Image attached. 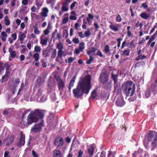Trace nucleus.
<instances>
[{
    "label": "nucleus",
    "instance_id": "1",
    "mask_svg": "<svg viewBox=\"0 0 157 157\" xmlns=\"http://www.w3.org/2000/svg\"><path fill=\"white\" fill-rule=\"evenodd\" d=\"M91 79V77L90 75L80 78L76 88L73 90V93L75 98H80L83 96L84 94L87 95L89 93L92 87Z\"/></svg>",
    "mask_w": 157,
    "mask_h": 157
},
{
    "label": "nucleus",
    "instance_id": "2",
    "mask_svg": "<svg viewBox=\"0 0 157 157\" xmlns=\"http://www.w3.org/2000/svg\"><path fill=\"white\" fill-rule=\"evenodd\" d=\"M124 94L127 96H131L134 93L136 86L134 82L131 81H128L124 82L122 85Z\"/></svg>",
    "mask_w": 157,
    "mask_h": 157
},
{
    "label": "nucleus",
    "instance_id": "3",
    "mask_svg": "<svg viewBox=\"0 0 157 157\" xmlns=\"http://www.w3.org/2000/svg\"><path fill=\"white\" fill-rule=\"evenodd\" d=\"M56 48L59 50L58 52L57 56L56 59V61L60 64H62L63 62V56H65V55H64L65 52L63 51L64 47L62 43L60 42L57 44Z\"/></svg>",
    "mask_w": 157,
    "mask_h": 157
},
{
    "label": "nucleus",
    "instance_id": "4",
    "mask_svg": "<svg viewBox=\"0 0 157 157\" xmlns=\"http://www.w3.org/2000/svg\"><path fill=\"white\" fill-rule=\"evenodd\" d=\"M148 140L149 142L152 141V146L154 147H157V132L152 131L149 133L147 136Z\"/></svg>",
    "mask_w": 157,
    "mask_h": 157
},
{
    "label": "nucleus",
    "instance_id": "5",
    "mask_svg": "<svg viewBox=\"0 0 157 157\" xmlns=\"http://www.w3.org/2000/svg\"><path fill=\"white\" fill-rule=\"evenodd\" d=\"M99 80L100 82L103 84L106 83L109 81V76L106 71H102L99 76Z\"/></svg>",
    "mask_w": 157,
    "mask_h": 157
},
{
    "label": "nucleus",
    "instance_id": "6",
    "mask_svg": "<svg viewBox=\"0 0 157 157\" xmlns=\"http://www.w3.org/2000/svg\"><path fill=\"white\" fill-rule=\"evenodd\" d=\"M31 113L35 118L37 119L38 121L39 119H42L44 117V114L42 111L39 109H36L33 111H31Z\"/></svg>",
    "mask_w": 157,
    "mask_h": 157
},
{
    "label": "nucleus",
    "instance_id": "7",
    "mask_svg": "<svg viewBox=\"0 0 157 157\" xmlns=\"http://www.w3.org/2000/svg\"><path fill=\"white\" fill-rule=\"evenodd\" d=\"M54 78L57 81L59 90H63L65 86L64 82L59 76H57L56 75H55Z\"/></svg>",
    "mask_w": 157,
    "mask_h": 157
},
{
    "label": "nucleus",
    "instance_id": "8",
    "mask_svg": "<svg viewBox=\"0 0 157 157\" xmlns=\"http://www.w3.org/2000/svg\"><path fill=\"white\" fill-rule=\"evenodd\" d=\"M44 126V122L42 121L37 124H35L31 128V131L33 132H39L42 129V127Z\"/></svg>",
    "mask_w": 157,
    "mask_h": 157
},
{
    "label": "nucleus",
    "instance_id": "9",
    "mask_svg": "<svg viewBox=\"0 0 157 157\" xmlns=\"http://www.w3.org/2000/svg\"><path fill=\"white\" fill-rule=\"evenodd\" d=\"M27 124L28 125L31 124L33 123H36L38 121L37 119L36 118H35L31 112L27 117Z\"/></svg>",
    "mask_w": 157,
    "mask_h": 157
},
{
    "label": "nucleus",
    "instance_id": "10",
    "mask_svg": "<svg viewBox=\"0 0 157 157\" xmlns=\"http://www.w3.org/2000/svg\"><path fill=\"white\" fill-rule=\"evenodd\" d=\"M64 142L63 138L61 137L56 138L54 141V144L56 146L57 148L62 146L64 144Z\"/></svg>",
    "mask_w": 157,
    "mask_h": 157
},
{
    "label": "nucleus",
    "instance_id": "11",
    "mask_svg": "<svg viewBox=\"0 0 157 157\" xmlns=\"http://www.w3.org/2000/svg\"><path fill=\"white\" fill-rule=\"evenodd\" d=\"M115 103L117 107H121L125 105V102L123 97L120 96L118 98Z\"/></svg>",
    "mask_w": 157,
    "mask_h": 157
},
{
    "label": "nucleus",
    "instance_id": "12",
    "mask_svg": "<svg viewBox=\"0 0 157 157\" xmlns=\"http://www.w3.org/2000/svg\"><path fill=\"white\" fill-rule=\"evenodd\" d=\"M94 144H90L87 149V155L88 156L92 157L94 151Z\"/></svg>",
    "mask_w": 157,
    "mask_h": 157
},
{
    "label": "nucleus",
    "instance_id": "13",
    "mask_svg": "<svg viewBox=\"0 0 157 157\" xmlns=\"http://www.w3.org/2000/svg\"><path fill=\"white\" fill-rule=\"evenodd\" d=\"M14 140V137L13 135H11L10 138H7L6 140H4L3 141L6 143V146H8L11 144L13 142Z\"/></svg>",
    "mask_w": 157,
    "mask_h": 157
},
{
    "label": "nucleus",
    "instance_id": "14",
    "mask_svg": "<svg viewBox=\"0 0 157 157\" xmlns=\"http://www.w3.org/2000/svg\"><path fill=\"white\" fill-rule=\"evenodd\" d=\"M114 91L116 94H120L121 92V89L120 85L117 83L114 84Z\"/></svg>",
    "mask_w": 157,
    "mask_h": 157
},
{
    "label": "nucleus",
    "instance_id": "15",
    "mask_svg": "<svg viewBox=\"0 0 157 157\" xmlns=\"http://www.w3.org/2000/svg\"><path fill=\"white\" fill-rule=\"evenodd\" d=\"M44 81V80L43 82H42V81L41 78L40 76H38L36 81L34 87L36 88H38L40 87L43 82Z\"/></svg>",
    "mask_w": 157,
    "mask_h": 157
},
{
    "label": "nucleus",
    "instance_id": "16",
    "mask_svg": "<svg viewBox=\"0 0 157 157\" xmlns=\"http://www.w3.org/2000/svg\"><path fill=\"white\" fill-rule=\"evenodd\" d=\"M25 135L23 134L22 132H21L18 144L20 146H22L25 144Z\"/></svg>",
    "mask_w": 157,
    "mask_h": 157
},
{
    "label": "nucleus",
    "instance_id": "17",
    "mask_svg": "<svg viewBox=\"0 0 157 157\" xmlns=\"http://www.w3.org/2000/svg\"><path fill=\"white\" fill-rule=\"evenodd\" d=\"M140 16L142 18L145 20H148L151 17L150 15L147 13L145 12H144L141 13Z\"/></svg>",
    "mask_w": 157,
    "mask_h": 157
},
{
    "label": "nucleus",
    "instance_id": "18",
    "mask_svg": "<svg viewBox=\"0 0 157 157\" xmlns=\"http://www.w3.org/2000/svg\"><path fill=\"white\" fill-rule=\"evenodd\" d=\"M44 36V35H43L40 37V43L43 45L46 46L47 44V42L49 39L48 37H46L44 39H42V38Z\"/></svg>",
    "mask_w": 157,
    "mask_h": 157
},
{
    "label": "nucleus",
    "instance_id": "19",
    "mask_svg": "<svg viewBox=\"0 0 157 157\" xmlns=\"http://www.w3.org/2000/svg\"><path fill=\"white\" fill-rule=\"evenodd\" d=\"M130 50L127 48L125 49L124 51H121V56H129Z\"/></svg>",
    "mask_w": 157,
    "mask_h": 157
},
{
    "label": "nucleus",
    "instance_id": "20",
    "mask_svg": "<svg viewBox=\"0 0 157 157\" xmlns=\"http://www.w3.org/2000/svg\"><path fill=\"white\" fill-rule=\"evenodd\" d=\"M50 53V51L47 49H43L42 52V55L44 57L47 58L49 57Z\"/></svg>",
    "mask_w": 157,
    "mask_h": 157
},
{
    "label": "nucleus",
    "instance_id": "21",
    "mask_svg": "<svg viewBox=\"0 0 157 157\" xmlns=\"http://www.w3.org/2000/svg\"><path fill=\"white\" fill-rule=\"evenodd\" d=\"M110 23L111 24L110 25H109V27L110 29L112 30H113L115 32H117L119 31V29L117 26H119V25L117 24H116V25H113L112 23V22H110Z\"/></svg>",
    "mask_w": 157,
    "mask_h": 157
},
{
    "label": "nucleus",
    "instance_id": "22",
    "mask_svg": "<svg viewBox=\"0 0 157 157\" xmlns=\"http://www.w3.org/2000/svg\"><path fill=\"white\" fill-rule=\"evenodd\" d=\"M76 78L75 76H74L72 79L70 81L69 86L68 87V89L70 91V92H71V89L74 86V83L75 82V80Z\"/></svg>",
    "mask_w": 157,
    "mask_h": 157
},
{
    "label": "nucleus",
    "instance_id": "23",
    "mask_svg": "<svg viewBox=\"0 0 157 157\" xmlns=\"http://www.w3.org/2000/svg\"><path fill=\"white\" fill-rule=\"evenodd\" d=\"M97 50V48L96 47L90 48L89 50L86 51L87 55H90L91 53L95 52Z\"/></svg>",
    "mask_w": 157,
    "mask_h": 157
},
{
    "label": "nucleus",
    "instance_id": "24",
    "mask_svg": "<svg viewBox=\"0 0 157 157\" xmlns=\"http://www.w3.org/2000/svg\"><path fill=\"white\" fill-rule=\"evenodd\" d=\"M157 36V30L155 32L154 34L151 37L148 42H147V44L150 45L151 44V42L153 41L156 38V36Z\"/></svg>",
    "mask_w": 157,
    "mask_h": 157
},
{
    "label": "nucleus",
    "instance_id": "25",
    "mask_svg": "<svg viewBox=\"0 0 157 157\" xmlns=\"http://www.w3.org/2000/svg\"><path fill=\"white\" fill-rule=\"evenodd\" d=\"M94 16L91 13H89L88 14V17H86V20L88 23L90 25L92 23V21L90 19H94Z\"/></svg>",
    "mask_w": 157,
    "mask_h": 157
},
{
    "label": "nucleus",
    "instance_id": "26",
    "mask_svg": "<svg viewBox=\"0 0 157 157\" xmlns=\"http://www.w3.org/2000/svg\"><path fill=\"white\" fill-rule=\"evenodd\" d=\"M53 157H61V152L58 150L54 151L53 154Z\"/></svg>",
    "mask_w": 157,
    "mask_h": 157
},
{
    "label": "nucleus",
    "instance_id": "27",
    "mask_svg": "<svg viewBox=\"0 0 157 157\" xmlns=\"http://www.w3.org/2000/svg\"><path fill=\"white\" fill-rule=\"evenodd\" d=\"M9 65L7 63H0V69H9Z\"/></svg>",
    "mask_w": 157,
    "mask_h": 157
},
{
    "label": "nucleus",
    "instance_id": "28",
    "mask_svg": "<svg viewBox=\"0 0 157 157\" xmlns=\"http://www.w3.org/2000/svg\"><path fill=\"white\" fill-rule=\"evenodd\" d=\"M127 46L130 48H135L136 46L134 44V41L133 40L131 41L129 43H128L127 44Z\"/></svg>",
    "mask_w": 157,
    "mask_h": 157
},
{
    "label": "nucleus",
    "instance_id": "29",
    "mask_svg": "<svg viewBox=\"0 0 157 157\" xmlns=\"http://www.w3.org/2000/svg\"><path fill=\"white\" fill-rule=\"evenodd\" d=\"M111 77L113 80L114 81V84L117 83V81L118 79V75H114L113 74V72H112L111 74Z\"/></svg>",
    "mask_w": 157,
    "mask_h": 157
},
{
    "label": "nucleus",
    "instance_id": "30",
    "mask_svg": "<svg viewBox=\"0 0 157 157\" xmlns=\"http://www.w3.org/2000/svg\"><path fill=\"white\" fill-rule=\"evenodd\" d=\"M25 36V34L22 32H20L19 33L18 37L20 41H23Z\"/></svg>",
    "mask_w": 157,
    "mask_h": 157
},
{
    "label": "nucleus",
    "instance_id": "31",
    "mask_svg": "<svg viewBox=\"0 0 157 157\" xmlns=\"http://www.w3.org/2000/svg\"><path fill=\"white\" fill-rule=\"evenodd\" d=\"M55 85V83H53L52 82V81L50 79H48L47 82V86L49 88L51 89L52 87Z\"/></svg>",
    "mask_w": 157,
    "mask_h": 157
},
{
    "label": "nucleus",
    "instance_id": "32",
    "mask_svg": "<svg viewBox=\"0 0 157 157\" xmlns=\"http://www.w3.org/2000/svg\"><path fill=\"white\" fill-rule=\"evenodd\" d=\"M20 82V81L19 78H17L15 79V81L13 83V88H14L15 89L17 87V85Z\"/></svg>",
    "mask_w": 157,
    "mask_h": 157
},
{
    "label": "nucleus",
    "instance_id": "33",
    "mask_svg": "<svg viewBox=\"0 0 157 157\" xmlns=\"http://www.w3.org/2000/svg\"><path fill=\"white\" fill-rule=\"evenodd\" d=\"M33 57L36 61H38L40 59L39 54L38 53H36L33 54Z\"/></svg>",
    "mask_w": 157,
    "mask_h": 157
},
{
    "label": "nucleus",
    "instance_id": "34",
    "mask_svg": "<svg viewBox=\"0 0 157 157\" xmlns=\"http://www.w3.org/2000/svg\"><path fill=\"white\" fill-rule=\"evenodd\" d=\"M146 58V56L144 55H139L136 58L135 60L136 61H139L140 59H145Z\"/></svg>",
    "mask_w": 157,
    "mask_h": 157
},
{
    "label": "nucleus",
    "instance_id": "35",
    "mask_svg": "<svg viewBox=\"0 0 157 157\" xmlns=\"http://www.w3.org/2000/svg\"><path fill=\"white\" fill-rule=\"evenodd\" d=\"M85 43L84 42H81L79 44L78 48L81 52H82L85 48Z\"/></svg>",
    "mask_w": 157,
    "mask_h": 157
},
{
    "label": "nucleus",
    "instance_id": "36",
    "mask_svg": "<svg viewBox=\"0 0 157 157\" xmlns=\"http://www.w3.org/2000/svg\"><path fill=\"white\" fill-rule=\"evenodd\" d=\"M97 96V90H94L91 93V97L93 99H94Z\"/></svg>",
    "mask_w": 157,
    "mask_h": 157
},
{
    "label": "nucleus",
    "instance_id": "37",
    "mask_svg": "<svg viewBox=\"0 0 157 157\" xmlns=\"http://www.w3.org/2000/svg\"><path fill=\"white\" fill-rule=\"evenodd\" d=\"M8 77L7 75H5L2 77L1 79V82L2 83H4L8 79Z\"/></svg>",
    "mask_w": 157,
    "mask_h": 157
},
{
    "label": "nucleus",
    "instance_id": "38",
    "mask_svg": "<svg viewBox=\"0 0 157 157\" xmlns=\"http://www.w3.org/2000/svg\"><path fill=\"white\" fill-rule=\"evenodd\" d=\"M5 22V25H9L10 24V20L9 19L8 16H6L4 17V18Z\"/></svg>",
    "mask_w": 157,
    "mask_h": 157
},
{
    "label": "nucleus",
    "instance_id": "39",
    "mask_svg": "<svg viewBox=\"0 0 157 157\" xmlns=\"http://www.w3.org/2000/svg\"><path fill=\"white\" fill-rule=\"evenodd\" d=\"M41 50V48L40 46L36 45L34 47V51L36 53L39 52H40Z\"/></svg>",
    "mask_w": 157,
    "mask_h": 157
},
{
    "label": "nucleus",
    "instance_id": "40",
    "mask_svg": "<svg viewBox=\"0 0 157 157\" xmlns=\"http://www.w3.org/2000/svg\"><path fill=\"white\" fill-rule=\"evenodd\" d=\"M145 64V63L143 61L139 62L137 63L135 65V67L137 68L140 67L141 65H143Z\"/></svg>",
    "mask_w": 157,
    "mask_h": 157
},
{
    "label": "nucleus",
    "instance_id": "41",
    "mask_svg": "<svg viewBox=\"0 0 157 157\" xmlns=\"http://www.w3.org/2000/svg\"><path fill=\"white\" fill-rule=\"evenodd\" d=\"M33 28H34V33L35 34L39 35L40 33V32L39 31L38 28L37 27L33 26Z\"/></svg>",
    "mask_w": 157,
    "mask_h": 157
},
{
    "label": "nucleus",
    "instance_id": "42",
    "mask_svg": "<svg viewBox=\"0 0 157 157\" xmlns=\"http://www.w3.org/2000/svg\"><path fill=\"white\" fill-rule=\"evenodd\" d=\"M111 86V84L110 82H109L106 83L104 87V88L106 90H107L110 89Z\"/></svg>",
    "mask_w": 157,
    "mask_h": 157
},
{
    "label": "nucleus",
    "instance_id": "43",
    "mask_svg": "<svg viewBox=\"0 0 157 157\" xmlns=\"http://www.w3.org/2000/svg\"><path fill=\"white\" fill-rule=\"evenodd\" d=\"M68 32L67 30L66 29H64L63 31V37H65L66 38H67L68 36Z\"/></svg>",
    "mask_w": 157,
    "mask_h": 157
},
{
    "label": "nucleus",
    "instance_id": "44",
    "mask_svg": "<svg viewBox=\"0 0 157 157\" xmlns=\"http://www.w3.org/2000/svg\"><path fill=\"white\" fill-rule=\"evenodd\" d=\"M83 154V151L81 150V149H80L78 151V154L77 155V157H83L82 156Z\"/></svg>",
    "mask_w": 157,
    "mask_h": 157
},
{
    "label": "nucleus",
    "instance_id": "45",
    "mask_svg": "<svg viewBox=\"0 0 157 157\" xmlns=\"http://www.w3.org/2000/svg\"><path fill=\"white\" fill-rule=\"evenodd\" d=\"M85 36L86 37L89 36L91 35V33L90 31V29H88L87 31H86L84 33Z\"/></svg>",
    "mask_w": 157,
    "mask_h": 157
},
{
    "label": "nucleus",
    "instance_id": "46",
    "mask_svg": "<svg viewBox=\"0 0 157 157\" xmlns=\"http://www.w3.org/2000/svg\"><path fill=\"white\" fill-rule=\"evenodd\" d=\"M104 52L106 53H108L109 52V47L108 45H106L105 46L104 48Z\"/></svg>",
    "mask_w": 157,
    "mask_h": 157
},
{
    "label": "nucleus",
    "instance_id": "47",
    "mask_svg": "<svg viewBox=\"0 0 157 157\" xmlns=\"http://www.w3.org/2000/svg\"><path fill=\"white\" fill-rule=\"evenodd\" d=\"M56 49H54L53 51L52 52V53L51 55V58L54 59L56 56Z\"/></svg>",
    "mask_w": 157,
    "mask_h": 157
},
{
    "label": "nucleus",
    "instance_id": "48",
    "mask_svg": "<svg viewBox=\"0 0 157 157\" xmlns=\"http://www.w3.org/2000/svg\"><path fill=\"white\" fill-rule=\"evenodd\" d=\"M49 25L48 24L47 28L44 31V33L45 35H48L49 33Z\"/></svg>",
    "mask_w": 157,
    "mask_h": 157
},
{
    "label": "nucleus",
    "instance_id": "49",
    "mask_svg": "<svg viewBox=\"0 0 157 157\" xmlns=\"http://www.w3.org/2000/svg\"><path fill=\"white\" fill-rule=\"evenodd\" d=\"M116 20L117 22H120L121 21L122 18L119 14H118L117 16Z\"/></svg>",
    "mask_w": 157,
    "mask_h": 157
},
{
    "label": "nucleus",
    "instance_id": "50",
    "mask_svg": "<svg viewBox=\"0 0 157 157\" xmlns=\"http://www.w3.org/2000/svg\"><path fill=\"white\" fill-rule=\"evenodd\" d=\"M69 20V18L68 17H64L62 20V23L63 24H65L67 23Z\"/></svg>",
    "mask_w": 157,
    "mask_h": 157
},
{
    "label": "nucleus",
    "instance_id": "51",
    "mask_svg": "<svg viewBox=\"0 0 157 157\" xmlns=\"http://www.w3.org/2000/svg\"><path fill=\"white\" fill-rule=\"evenodd\" d=\"M11 57L12 58H13L15 57L16 56V52L13 51L12 52H10V53Z\"/></svg>",
    "mask_w": 157,
    "mask_h": 157
},
{
    "label": "nucleus",
    "instance_id": "52",
    "mask_svg": "<svg viewBox=\"0 0 157 157\" xmlns=\"http://www.w3.org/2000/svg\"><path fill=\"white\" fill-rule=\"evenodd\" d=\"M77 3L76 2L74 1L71 4L70 6V9L71 10L73 9L75 7Z\"/></svg>",
    "mask_w": 157,
    "mask_h": 157
},
{
    "label": "nucleus",
    "instance_id": "53",
    "mask_svg": "<svg viewBox=\"0 0 157 157\" xmlns=\"http://www.w3.org/2000/svg\"><path fill=\"white\" fill-rule=\"evenodd\" d=\"M72 41L75 43L78 44L79 43V41L78 38H75L73 39Z\"/></svg>",
    "mask_w": 157,
    "mask_h": 157
},
{
    "label": "nucleus",
    "instance_id": "54",
    "mask_svg": "<svg viewBox=\"0 0 157 157\" xmlns=\"http://www.w3.org/2000/svg\"><path fill=\"white\" fill-rule=\"evenodd\" d=\"M122 39L121 38H118L117 39V47L118 48H119L121 46V42L122 40Z\"/></svg>",
    "mask_w": 157,
    "mask_h": 157
},
{
    "label": "nucleus",
    "instance_id": "55",
    "mask_svg": "<svg viewBox=\"0 0 157 157\" xmlns=\"http://www.w3.org/2000/svg\"><path fill=\"white\" fill-rule=\"evenodd\" d=\"M67 6H63L62 7V11H67L68 10V8Z\"/></svg>",
    "mask_w": 157,
    "mask_h": 157
},
{
    "label": "nucleus",
    "instance_id": "56",
    "mask_svg": "<svg viewBox=\"0 0 157 157\" xmlns=\"http://www.w3.org/2000/svg\"><path fill=\"white\" fill-rule=\"evenodd\" d=\"M71 2V1H69V2L66 1L63 2L62 4V5L63 6H68L69 3H70Z\"/></svg>",
    "mask_w": 157,
    "mask_h": 157
},
{
    "label": "nucleus",
    "instance_id": "57",
    "mask_svg": "<svg viewBox=\"0 0 157 157\" xmlns=\"http://www.w3.org/2000/svg\"><path fill=\"white\" fill-rule=\"evenodd\" d=\"M143 143L145 148H147L148 146V143L144 139L143 141Z\"/></svg>",
    "mask_w": 157,
    "mask_h": 157
},
{
    "label": "nucleus",
    "instance_id": "58",
    "mask_svg": "<svg viewBox=\"0 0 157 157\" xmlns=\"http://www.w3.org/2000/svg\"><path fill=\"white\" fill-rule=\"evenodd\" d=\"M96 55L97 56H99L100 57H103V55L102 54L101 52L100 51L98 50L97 51Z\"/></svg>",
    "mask_w": 157,
    "mask_h": 157
},
{
    "label": "nucleus",
    "instance_id": "59",
    "mask_svg": "<svg viewBox=\"0 0 157 157\" xmlns=\"http://www.w3.org/2000/svg\"><path fill=\"white\" fill-rule=\"evenodd\" d=\"M11 36L14 40H15L17 39V35L15 33H14L12 34L11 35Z\"/></svg>",
    "mask_w": 157,
    "mask_h": 157
},
{
    "label": "nucleus",
    "instance_id": "60",
    "mask_svg": "<svg viewBox=\"0 0 157 157\" xmlns=\"http://www.w3.org/2000/svg\"><path fill=\"white\" fill-rule=\"evenodd\" d=\"M74 59H75L72 57H70L68 59V62L69 63H71L73 61Z\"/></svg>",
    "mask_w": 157,
    "mask_h": 157
},
{
    "label": "nucleus",
    "instance_id": "61",
    "mask_svg": "<svg viewBox=\"0 0 157 157\" xmlns=\"http://www.w3.org/2000/svg\"><path fill=\"white\" fill-rule=\"evenodd\" d=\"M136 27H140V29H141L142 27L143 24L141 23H139V22H138L136 24Z\"/></svg>",
    "mask_w": 157,
    "mask_h": 157
},
{
    "label": "nucleus",
    "instance_id": "62",
    "mask_svg": "<svg viewBox=\"0 0 157 157\" xmlns=\"http://www.w3.org/2000/svg\"><path fill=\"white\" fill-rule=\"evenodd\" d=\"M141 6L144 9H146L148 7L146 3H143L141 5Z\"/></svg>",
    "mask_w": 157,
    "mask_h": 157
},
{
    "label": "nucleus",
    "instance_id": "63",
    "mask_svg": "<svg viewBox=\"0 0 157 157\" xmlns=\"http://www.w3.org/2000/svg\"><path fill=\"white\" fill-rule=\"evenodd\" d=\"M78 35L80 37L82 38H83L85 37V36L83 34L82 32H78Z\"/></svg>",
    "mask_w": 157,
    "mask_h": 157
},
{
    "label": "nucleus",
    "instance_id": "64",
    "mask_svg": "<svg viewBox=\"0 0 157 157\" xmlns=\"http://www.w3.org/2000/svg\"><path fill=\"white\" fill-rule=\"evenodd\" d=\"M32 152L33 157H38V155L34 151H32Z\"/></svg>",
    "mask_w": 157,
    "mask_h": 157
}]
</instances>
